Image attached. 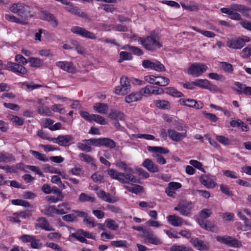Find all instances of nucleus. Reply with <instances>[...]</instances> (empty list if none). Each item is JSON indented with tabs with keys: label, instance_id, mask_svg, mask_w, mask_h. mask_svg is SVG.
<instances>
[{
	"label": "nucleus",
	"instance_id": "f257e3e1",
	"mask_svg": "<svg viewBox=\"0 0 251 251\" xmlns=\"http://www.w3.org/2000/svg\"><path fill=\"white\" fill-rule=\"evenodd\" d=\"M117 165L127 173H121L112 169H109L107 170V173L112 178L118 180L122 183L128 184L130 182L133 183L140 182L136 177L133 175V171L132 169L127 167V165L125 162L122 161L118 162Z\"/></svg>",
	"mask_w": 251,
	"mask_h": 251
},
{
	"label": "nucleus",
	"instance_id": "f03ea898",
	"mask_svg": "<svg viewBox=\"0 0 251 251\" xmlns=\"http://www.w3.org/2000/svg\"><path fill=\"white\" fill-rule=\"evenodd\" d=\"M138 41L146 50H154L157 48H160L162 47L158 41L157 35L154 32H151V35L146 38L139 37Z\"/></svg>",
	"mask_w": 251,
	"mask_h": 251
},
{
	"label": "nucleus",
	"instance_id": "7ed1b4c3",
	"mask_svg": "<svg viewBox=\"0 0 251 251\" xmlns=\"http://www.w3.org/2000/svg\"><path fill=\"white\" fill-rule=\"evenodd\" d=\"M9 9L12 12L17 14L25 20L30 16V7L22 3H13L10 6Z\"/></svg>",
	"mask_w": 251,
	"mask_h": 251
},
{
	"label": "nucleus",
	"instance_id": "20e7f679",
	"mask_svg": "<svg viewBox=\"0 0 251 251\" xmlns=\"http://www.w3.org/2000/svg\"><path fill=\"white\" fill-rule=\"evenodd\" d=\"M131 85L129 79L126 76H122L120 79V85L115 88L117 95H125L130 91Z\"/></svg>",
	"mask_w": 251,
	"mask_h": 251
},
{
	"label": "nucleus",
	"instance_id": "39448f33",
	"mask_svg": "<svg viewBox=\"0 0 251 251\" xmlns=\"http://www.w3.org/2000/svg\"><path fill=\"white\" fill-rule=\"evenodd\" d=\"M48 141L57 144L60 146L67 147L74 143V138L70 134L61 135L57 138H49Z\"/></svg>",
	"mask_w": 251,
	"mask_h": 251
},
{
	"label": "nucleus",
	"instance_id": "423d86ee",
	"mask_svg": "<svg viewBox=\"0 0 251 251\" xmlns=\"http://www.w3.org/2000/svg\"><path fill=\"white\" fill-rule=\"evenodd\" d=\"M193 208V203L191 201H180L174 208V210L177 211L183 216H189Z\"/></svg>",
	"mask_w": 251,
	"mask_h": 251
},
{
	"label": "nucleus",
	"instance_id": "0eeeda50",
	"mask_svg": "<svg viewBox=\"0 0 251 251\" xmlns=\"http://www.w3.org/2000/svg\"><path fill=\"white\" fill-rule=\"evenodd\" d=\"M207 68V66L204 64L195 63L189 67L188 73L195 77H198L205 72Z\"/></svg>",
	"mask_w": 251,
	"mask_h": 251
},
{
	"label": "nucleus",
	"instance_id": "6e6552de",
	"mask_svg": "<svg viewBox=\"0 0 251 251\" xmlns=\"http://www.w3.org/2000/svg\"><path fill=\"white\" fill-rule=\"evenodd\" d=\"M80 115L82 118L88 122H92L94 121L102 125L106 124L105 119L100 115L94 114H90L87 111H82L80 113Z\"/></svg>",
	"mask_w": 251,
	"mask_h": 251
},
{
	"label": "nucleus",
	"instance_id": "1a4fd4ad",
	"mask_svg": "<svg viewBox=\"0 0 251 251\" xmlns=\"http://www.w3.org/2000/svg\"><path fill=\"white\" fill-rule=\"evenodd\" d=\"M142 66L145 69H150L158 72L166 71L164 65L157 60L152 61L148 59L144 60L142 62Z\"/></svg>",
	"mask_w": 251,
	"mask_h": 251
},
{
	"label": "nucleus",
	"instance_id": "9d476101",
	"mask_svg": "<svg viewBox=\"0 0 251 251\" xmlns=\"http://www.w3.org/2000/svg\"><path fill=\"white\" fill-rule=\"evenodd\" d=\"M142 237L144 238L145 243H148L155 245H160L162 243L161 240L153 234L151 229H145L143 231Z\"/></svg>",
	"mask_w": 251,
	"mask_h": 251
},
{
	"label": "nucleus",
	"instance_id": "9b49d317",
	"mask_svg": "<svg viewBox=\"0 0 251 251\" xmlns=\"http://www.w3.org/2000/svg\"><path fill=\"white\" fill-rule=\"evenodd\" d=\"M250 41L249 37L245 36L244 38H238L231 39L227 42V46L233 49H240L245 45L246 42Z\"/></svg>",
	"mask_w": 251,
	"mask_h": 251
},
{
	"label": "nucleus",
	"instance_id": "f8f14e48",
	"mask_svg": "<svg viewBox=\"0 0 251 251\" xmlns=\"http://www.w3.org/2000/svg\"><path fill=\"white\" fill-rule=\"evenodd\" d=\"M71 30L73 33L84 38L90 39H96L97 38V37L94 33L80 26H73Z\"/></svg>",
	"mask_w": 251,
	"mask_h": 251
},
{
	"label": "nucleus",
	"instance_id": "ddd939ff",
	"mask_svg": "<svg viewBox=\"0 0 251 251\" xmlns=\"http://www.w3.org/2000/svg\"><path fill=\"white\" fill-rule=\"evenodd\" d=\"M6 69L20 75H25L27 72V69L23 65L11 62L7 63Z\"/></svg>",
	"mask_w": 251,
	"mask_h": 251
},
{
	"label": "nucleus",
	"instance_id": "4468645a",
	"mask_svg": "<svg viewBox=\"0 0 251 251\" xmlns=\"http://www.w3.org/2000/svg\"><path fill=\"white\" fill-rule=\"evenodd\" d=\"M180 104L188 107L200 109L203 107V103L201 101H197L194 99H180L179 100Z\"/></svg>",
	"mask_w": 251,
	"mask_h": 251
},
{
	"label": "nucleus",
	"instance_id": "2eb2a0df",
	"mask_svg": "<svg viewBox=\"0 0 251 251\" xmlns=\"http://www.w3.org/2000/svg\"><path fill=\"white\" fill-rule=\"evenodd\" d=\"M40 19L48 21L53 27L58 25V21L54 15L46 10L40 11L39 13Z\"/></svg>",
	"mask_w": 251,
	"mask_h": 251
},
{
	"label": "nucleus",
	"instance_id": "dca6fc26",
	"mask_svg": "<svg viewBox=\"0 0 251 251\" xmlns=\"http://www.w3.org/2000/svg\"><path fill=\"white\" fill-rule=\"evenodd\" d=\"M195 86L207 89L210 91H216L218 89L216 85L211 84L210 81L207 79H198L195 81Z\"/></svg>",
	"mask_w": 251,
	"mask_h": 251
},
{
	"label": "nucleus",
	"instance_id": "f3484780",
	"mask_svg": "<svg viewBox=\"0 0 251 251\" xmlns=\"http://www.w3.org/2000/svg\"><path fill=\"white\" fill-rule=\"evenodd\" d=\"M56 66L69 73L74 74L75 72V68L71 62L58 61L56 63Z\"/></svg>",
	"mask_w": 251,
	"mask_h": 251
},
{
	"label": "nucleus",
	"instance_id": "a211bd4d",
	"mask_svg": "<svg viewBox=\"0 0 251 251\" xmlns=\"http://www.w3.org/2000/svg\"><path fill=\"white\" fill-rule=\"evenodd\" d=\"M234 84L238 89H234L239 95L245 94L246 95L251 96V87L247 86L245 84L240 82H235Z\"/></svg>",
	"mask_w": 251,
	"mask_h": 251
},
{
	"label": "nucleus",
	"instance_id": "6ab92c4d",
	"mask_svg": "<svg viewBox=\"0 0 251 251\" xmlns=\"http://www.w3.org/2000/svg\"><path fill=\"white\" fill-rule=\"evenodd\" d=\"M97 195L99 198L102 200L111 203H115L118 200L117 198L113 197L110 193H106L101 190L97 192Z\"/></svg>",
	"mask_w": 251,
	"mask_h": 251
},
{
	"label": "nucleus",
	"instance_id": "aec40b11",
	"mask_svg": "<svg viewBox=\"0 0 251 251\" xmlns=\"http://www.w3.org/2000/svg\"><path fill=\"white\" fill-rule=\"evenodd\" d=\"M143 166L151 173H157L159 171L158 166L150 159H146L142 163Z\"/></svg>",
	"mask_w": 251,
	"mask_h": 251
},
{
	"label": "nucleus",
	"instance_id": "412c9836",
	"mask_svg": "<svg viewBox=\"0 0 251 251\" xmlns=\"http://www.w3.org/2000/svg\"><path fill=\"white\" fill-rule=\"evenodd\" d=\"M190 242L195 248L199 251H203L209 249V246L207 243L202 240H199L197 238L192 239Z\"/></svg>",
	"mask_w": 251,
	"mask_h": 251
},
{
	"label": "nucleus",
	"instance_id": "4be33fe9",
	"mask_svg": "<svg viewBox=\"0 0 251 251\" xmlns=\"http://www.w3.org/2000/svg\"><path fill=\"white\" fill-rule=\"evenodd\" d=\"M168 134L172 140L176 142L180 141L186 136V133L178 132L174 129H169Z\"/></svg>",
	"mask_w": 251,
	"mask_h": 251
},
{
	"label": "nucleus",
	"instance_id": "5701e85b",
	"mask_svg": "<svg viewBox=\"0 0 251 251\" xmlns=\"http://www.w3.org/2000/svg\"><path fill=\"white\" fill-rule=\"evenodd\" d=\"M168 222L174 226H180L183 223V219L175 215H169L167 217Z\"/></svg>",
	"mask_w": 251,
	"mask_h": 251
},
{
	"label": "nucleus",
	"instance_id": "b1692460",
	"mask_svg": "<svg viewBox=\"0 0 251 251\" xmlns=\"http://www.w3.org/2000/svg\"><path fill=\"white\" fill-rule=\"evenodd\" d=\"M36 226L46 231H53L54 228L50 226L48 221L45 218L41 217L37 220Z\"/></svg>",
	"mask_w": 251,
	"mask_h": 251
},
{
	"label": "nucleus",
	"instance_id": "393cba45",
	"mask_svg": "<svg viewBox=\"0 0 251 251\" xmlns=\"http://www.w3.org/2000/svg\"><path fill=\"white\" fill-rule=\"evenodd\" d=\"M15 160L14 156L10 153L6 152H0V163H9L14 162Z\"/></svg>",
	"mask_w": 251,
	"mask_h": 251
},
{
	"label": "nucleus",
	"instance_id": "a878e982",
	"mask_svg": "<svg viewBox=\"0 0 251 251\" xmlns=\"http://www.w3.org/2000/svg\"><path fill=\"white\" fill-rule=\"evenodd\" d=\"M94 109L100 114H106L108 109V105L106 103L97 102L93 106Z\"/></svg>",
	"mask_w": 251,
	"mask_h": 251
},
{
	"label": "nucleus",
	"instance_id": "bb28decb",
	"mask_svg": "<svg viewBox=\"0 0 251 251\" xmlns=\"http://www.w3.org/2000/svg\"><path fill=\"white\" fill-rule=\"evenodd\" d=\"M230 8L233 11L236 12L238 11L243 14H244L246 12L251 10L250 8L245 5L238 4H232L230 5Z\"/></svg>",
	"mask_w": 251,
	"mask_h": 251
},
{
	"label": "nucleus",
	"instance_id": "cd10ccee",
	"mask_svg": "<svg viewBox=\"0 0 251 251\" xmlns=\"http://www.w3.org/2000/svg\"><path fill=\"white\" fill-rule=\"evenodd\" d=\"M142 98V96L139 93H132L131 94L125 97V101L126 103H130L133 102L137 101Z\"/></svg>",
	"mask_w": 251,
	"mask_h": 251
},
{
	"label": "nucleus",
	"instance_id": "c85d7f7f",
	"mask_svg": "<svg viewBox=\"0 0 251 251\" xmlns=\"http://www.w3.org/2000/svg\"><path fill=\"white\" fill-rule=\"evenodd\" d=\"M147 149L149 151L155 152L156 154H167L169 153V151L163 147H151V146H148Z\"/></svg>",
	"mask_w": 251,
	"mask_h": 251
},
{
	"label": "nucleus",
	"instance_id": "c756f323",
	"mask_svg": "<svg viewBox=\"0 0 251 251\" xmlns=\"http://www.w3.org/2000/svg\"><path fill=\"white\" fill-rule=\"evenodd\" d=\"M102 138L85 139L83 140L82 142L87 143L88 145H92L96 147H102Z\"/></svg>",
	"mask_w": 251,
	"mask_h": 251
},
{
	"label": "nucleus",
	"instance_id": "7c9ffc66",
	"mask_svg": "<svg viewBox=\"0 0 251 251\" xmlns=\"http://www.w3.org/2000/svg\"><path fill=\"white\" fill-rule=\"evenodd\" d=\"M200 181L202 184L205 186L207 188H213L216 185L214 181L209 180L208 178L204 176H202L200 178Z\"/></svg>",
	"mask_w": 251,
	"mask_h": 251
},
{
	"label": "nucleus",
	"instance_id": "2f4dec72",
	"mask_svg": "<svg viewBox=\"0 0 251 251\" xmlns=\"http://www.w3.org/2000/svg\"><path fill=\"white\" fill-rule=\"evenodd\" d=\"M154 103L157 107L161 109H168L170 107L169 102L165 100H155Z\"/></svg>",
	"mask_w": 251,
	"mask_h": 251
},
{
	"label": "nucleus",
	"instance_id": "473e14b6",
	"mask_svg": "<svg viewBox=\"0 0 251 251\" xmlns=\"http://www.w3.org/2000/svg\"><path fill=\"white\" fill-rule=\"evenodd\" d=\"M79 157L82 161H84L92 166L96 167V165L94 163V159L90 155L81 153L79 154Z\"/></svg>",
	"mask_w": 251,
	"mask_h": 251
},
{
	"label": "nucleus",
	"instance_id": "72a5a7b5",
	"mask_svg": "<svg viewBox=\"0 0 251 251\" xmlns=\"http://www.w3.org/2000/svg\"><path fill=\"white\" fill-rule=\"evenodd\" d=\"M28 62L32 67L38 68L41 67L43 63V60L37 57H30L28 59Z\"/></svg>",
	"mask_w": 251,
	"mask_h": 251
},
{
	"label": "nucleus",
	"instance_id": "f704fd0d",
	"mask_svg": "<svg viewBox=\"0 0 251 251\" xmlns=\"http://www.w3.org/2000/svg\"><path fill=\"white\" fill-rule=\"evenodd\" d=\"M102 147H105L110 149H114L116 147L115 142L109 138H102Z\"/></svg>",
	"mask_w": 251,
	"mask_h": 251
},
{
	"label": "nucleus",
	"instance_id": "c9c22d12",
	"mask_svg": "<svg viewBox=\"0 0 251 251\" xmlns=\"http://www.w3.org/2000/svg\"><path fill=\"white\" fill-rule=\"evenodd\" d=\"M125 188L129 192L136 194H138L144 190V188L142 186L137 184L133 185V187L125 186Z\"/></svg>",
	"mask_w": 251,
	"mask_h": 251
},
{
	"label": "nucleus",
	"instance_id": "e433bc0d",
	"mask_svg": "<svg viewBox=\"0 0 251 251\" xmlns=\"http://www.w3.org/2000/svg\"><path fill=\"white\" fill-rule=\"evenodd\" d=\"M165 92L170 95H171L174 97H181L183 96V94L177 91L176 89L173 87H167L165 89Z\"/></svg>",
	"mask_w": 251,
	"mask_h": 251
},
{
	"label": "nucleus",
	"instance_id": "4c0bfd02",
	"mask_svg": "<svg viewBox=\"0 0 251 251\" xmlns=\"http://www.w3.org/2000/svg\"><path fill=\"white\" fill-rule=\"evenodd\" d=\"M109 117L113 120L116 121L125 120V114L121 112L113 111L109 115Z\"/></svg>",
	"mask_w": 251,
	"mask_h": 251
},
{
	"label": "nucleus",
	"instance_id": "58836bf2",
	"mask_svg": "<svg viewBox=\"0 0 251 251\" xmlns=\"http://www.w3.org/2000/svg\"><path fill=\"white\" fill-rule=\"evenodd\" d=\"M156 85L164 87L168 85L170 83V80L166 77L163 76H156Z\"/></svg>",
	"mask_w": 251,
	"mask_h": 251
},
{
	"label": "nucleus",
	"instance_id": "ea45409f",
	"mask_svg": "<svg viewBox=\"0 0 251 251\" xmlns=\"http://www.w3.org/2000/svg\"><path fill=\"white\" fill-rule=\"evenodd\" d=\"M59 210L63 211V213H59V215H63L67 213L68 211L71 210L72 204L71 202H62L57 205Z\"/></svg>",
	"mask_w": 251,
	"mask_h": 251
},
{
	"label": "nucleus",
	"instance_id": "a19ab883",
	"mask_svg": "<svg viewBox=\"0 0 251 251\" xmlns=\"http://www.w3.org/2000/svg\"><path fill=\"white\" fill-rule=\"evenodd\" d=\"M29 152L32 154L34 157L40 161L47 162L49 161L48 158L45 154L40 153L39 152L33 150H30Z\"/></svg>",
	"mask_w": 251,
	"mask_h": 251
},
{
	"label": "nucleus",
	"instance_id": "79ce46f5",
	"mask_svg": "<svg viewBox=\"0 0 251 251\" xmlns=\"http://www.w3.org/2000/svg\"><path fill=\"white\" fill-rule=\"evenodd\" d=\"M5 18L6 20L11 22L21 24L22 25L25 24L23 19L18 18L12 14H5Z\"/></svg>",
	"mask_w": 251,
	"mask_h": 251
},
{
	"label": "nucleus",
	"instance_id": "37998d69",
	"mask_svg": "<svg viewBox=\"0 0 251 251\" xmlns=\"http://www.w3.org/2000/svg\"><path fill=\"white\" fill-rule=\"evenodd\" d=\"M104 224H105L106 227L112 230H117L119 228L118 225L116 223V222L110 219H107L105 221Z\"/></svg>",
	"mask_w": 251,
	"mask_h": 251
},
{
	"label": "nucleus",
	"instance_id": "c03bdc74",
	"mask_svg": "<svg viewBox=\"0 0 251 251\" xmlns=\"http://www.w3.org/2000/svg\"><path fill=\"white\" fill-rule=\"evenodd\" d=\"M170 251H192V249L186 247L184 245H178L174 244L170 248Z\"/></svg>",
	"mask_w": 251,
	"mask_h": 251
},
{
	"label": "nucleus",
	"instance_id": "a18cd8bd",
	"mask_svg": "<svg viewBox=\"0 0 251 251\" xmlns=\"http://www.w3.org/2000/svg\"><path fill=\"white\" fill-rule=\"evenodd\" d=\"M79 201L81 202H84L86 201L94 202L95 201V198L88 195L85 193H82L80 194L78 198Z\"/></svg>",
	"mask_w": 251,
	"mask_h": 251
},
{
	"label": "nucleus",
	"instance_id": "49530a36",
	"mask_svg": "<svg viewBox=\"0 0 251 251\" xmlns=\"http://www.w3.org/2000/svg\"><path fill=\"white\" fill-rule=\"evenodd\" d=\"M63 213V211L59 210L58 207H56L55 205L49 206L46 209V214L50 216H51L52 214L59 215V213Z\"/></svg>",
	"mask_w": 251,
	"mask_h": 251
},
{
	"label": "nucleus",
	"instance_id": "de8ad7c7",
	"mask_svg": "<svg viewBox=\"0 0 251 251\" xmlns=\"http://www.w3.org/2000/svg\"><path fill=\"white\" fill-rule=\"evenodd\" d=\"M220 64L222 69L224 71L227 72L228 73H232L233 72V69L232 67V65L230 63L226 62H221Z\"/></svg>",
	"mask_w": 251,
	"mask_h": 251
},
{
	"label": "nucleus",
	"instance_id": "09e8293b",
	"mask_svg": "<svg viewBox=\"0 0 251 251\" xmlns=\"http://www.w3.org/2000/svg\"><path fill=\"white\" fill-rule=\"evenodd\" d=\"M181 6L184 9L190 11H197L199 9L198 4L195 2H193L190 5L181 3Z\"/></svg>",
	"mask_w": 251,
	"mask_h": 251
},
{
	"label": "nucleus",
	"instance_id": "8fccbe9b",
	"mask_svg": "<svg viewBox=\"0 0 251 251\" xmlns=\"http://www.w3.org/2000/svg\"><path fill=\"white\" fill-rule=\"evenodd\" d=\"M30 247L32 249H39L42 247V243L39 239H37L34 237L30 242Z\"/></svg>",
	"mask_w": 251,
	"mask_h": 251
},
{
	"label": "nucleus",
	"instance_id": "3c124183",
	"mask_svg": "<svg viewBox=\"0 0 251 251\" xmlns=\"http://www.w3.org/2000/svg\"><path fill=\"white\" fill-rule=\"evenodd\" d=\"M38 112L41 115L50 116L51 112L50 108L47 106H40L38 108Z\"/></svg>",
	"mask_w": 251,
	"mask_h": 251
},
{
	"label": "nucleus",
	"instance_id": "603ef678",
	"mask_svg": "<svg viewBox=\"0 0 251 251\" xmlns=\"http://www.w3.org/2000/svg\"><path fill=\"white\" fill-rule=\"evenodd\" d=\"M216 139L219 142L225 146L229 145L230 143L229 139L223 135H217Z\"/></svg>",
	"mask_w": 251,
	"mask_h": 251
},
{
	"label": "nucleus",
	"instance_id": "864d4df0",
	"mask_svg": "<svg viewBox=\"0 0 251 251\" xmlns=\"http://www.w3.org/2000/svg\"><path fill=\"white\" fill-rule=\"evenodd\" d=\"M86 143L79 142L77 144V147L79 150L85 151L86 152H90L92 150V148L90 146L87 145Z\"/></svg>",
	"mask_w": 251,
	"mask_h": 251
},
{
	"label": "nucleus",
	"instance_id": "5fc2aeb1",
	"mask_svg": "<svg viewBox=\"0 0 251 251\" xmlns=\"http://www.w3.org/2000/svg\"><path fill=\"white\" fill-rule=\"evenodd\" d=\"M91 178L93 181L97 183H100L104 181V177L102 175L95 173L91 176Z\"/></svg>",
	"mask_w": 251,
	"mask_h": 251
},
{
	"label": "nucleus",
	"instance_id": "6e6d98bb",
	"mask_svg": "<svg viewBox=\"0 0 251 251\" xmlns=\"http://www.w3.org/2000/svg\"><path fill=\"white\" fill-rule=\"evenodd\" d=\"M202 113L204 115L205 118L211 122L215 123L218 120V118L214 114L207 113L206 111H202Z\"/></svg>",
	"mask_w": 251,
	"mask_h": 251
},
{
	"label": "nucleus",
	"instance_id": "4d7b16f0",
	"mask_svg": "<svg viewBox=\"0 0 251 251\" xmlns=\"http://www.w3.org/2000/svg\"><path fill=\"white\" fill-rule=\"evenodd\" d=\"M9 119L16 125L22 126L24 124L23 120L17 116H10Z\"/></svg>",
	"mask_w": 251,
	"mask_h": 251
},
{
	"label": "nucleus",
	"instance_id": "13d9d810",
	"mask_svg": "<svg viewBox=\"0 0 251 251\" xmlns=\"http://www.w3.org/2000/svg\"><path fill=\"white\" fill-rule=\"evenodd\" d=\"M51 109L53 111L58 112L60 114H64L66 112V111L63 106L59 104H55L52 105Z\"/></svg>",
	"mask_w": 251,
	"mask_h": 251
},
{
	"label": "nucleus",
	"instance_id": "bf43d9fd",
	"mask_svg": "<svg viewBox=\"0 0 251 251\" xmlns=\"http://www.w3.org/2000/svg\"><path fill=\"white\" fill-rule=\"evenodd\" d=\"M74 15H77L79 17L84 18H88V15L87 14L84 12L80 10L77 7H75L72 13Z\"/></svg>",
	"mask_w": 251,
	"mask_h": 251
},
{
	"label": "nucleus",
	"instance_id": "052dcab7",
	"mask_svg": "<svg viewBox=\"0 0 251 251\" xmlns=\"http://www.w3.org/2000/svg\"><path fill=\"white\" fill-rule=\"evenodd\" d=\"M211 214L212 213L210 209H203L200 212L199 216L202 219H206L209 218Z\"/></svg>",
	"mask_w": 251,
	"mask_h": 251
},
{
	"label": "nucleus",
	"instance_id": "680f3d73",
	"mask_svg": "<svg viewBox=\"0 0 251 251\" xmlns=\"http://www.w3.org/2000/svg\"><path fill=\"white\" fill-rule=\"evenodd\" d=\"M83 222L85 223L87 226L94 227L96 226L97 224L95 223L94 220L88 216L83 219Z\"/></svg>",
	"mask_w": 251,
	"mask_h": 251
},
{
	"label": "nucleus",
	"instance_id": "e2e57ef3",
	"mask_svg": "<svg viewBox=\"0 0 251 251\" xmlns=\"http://www.w3.org/2000/svg\"><path fill=\"white\" fill-rule=\"evenodd\" d=\"M220 216L223 219L227 221H233L234 218V214L229 212L220 213Z\"/></svg>",
	"mask_w": 251,
	"mask_h": 251
},
{
	"label": "nucleus",
	"instance_id": "0e129e2a",
	"mask_svg": "<svg viewBox=\"0 0 251 251\" xmlns=\"http://www.w3.org/2000/svg\"><path fill=\"white\" fill-rule=\"evenodd\" d=\"M136 171L138 173V176L143 178L146 179L150 177L149 173L141 168H136Z\"/></svg>",
	"mask_w": 251,
	"mask_h": 251
},
{
	"label": "nucleus",
	"instance_id": "69168bd1",
	"mask_svg": "<svg viewBox=\"0 0 251 251\" xmlns=\"http://www.w3.org/2000/svg\"><path fill=\"white\" fill-rule=\"evenodd\" d=\"M224 175L226 177L231 178H237L238 176L237 173L234 171L230 170H226L223 171Z\"/></svg>",
	"mask_w": 251,
	"mask_h": 251
},
{
	"label": "nucleus",
	"instance_id": "338daca9",
	"mask_svg": "<svg viewBox=\"0 0 251 251\" xmlns=\"http://www.w3.org/2000/svg\"><path fill=\"white\" fill-rule=\"evenodd\" d=\"M111 244L116 247H126V240L113 241Z\"/></svg>",
	"mask_w": 251,
	"mask_h": 251
},
{
	"label": "nucleus",
	"instance_id": "774afa93",
	"mask_svg": "<svg viewBox=\"0 0 251 251\" xmlns=\"http://www.w3.org/2000/svg\"><path fill=\"white\" fill-rule=\"evenodd\" d=\"M46 246L52 249L55 251H62V249L58 244L52 242L47 243Z\"/></svg>",
	"mask_w": 251,
	"mask_h": 251
}]
</instances>
